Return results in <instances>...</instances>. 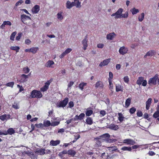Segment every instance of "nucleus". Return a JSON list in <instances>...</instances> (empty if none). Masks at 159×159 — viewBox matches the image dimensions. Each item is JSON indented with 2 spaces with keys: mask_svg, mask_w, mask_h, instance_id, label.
<instances>
[{
  "mask_svg": "<svg viewBox=\"0 0 159 159\" xmlns=\"http://www.w3.org/2000/svg\"><path fill=\"white\" fill-rule=\"evenodd\" d=\"M121 150L123 151H131L132 149L131 147L124 146L123 147Z\"/></svg>",
  "mask_w": 159,
  "mask_h": 159,
  "instance_id": "nucleus-36",
  "label": "nucleus"
},
{
  "mask_svg": "<svg viewBox=\"0 0 159 159\" xmlns=\"http://www.w3.org/2000/svg\"><path fill=\"white\" fill-rule=\"evenodd\" d=\"M72 49L70 48H67L65 51V52L67 54L70 53Z\"/></svg>",
  "mask_w": 159,
  "mask_h": 159,
  "instance_id": "nucleus-61",
  "label": "nucleus"
},
{
  "mask_svg": "<svg viewBox=\"0 0 159 159\" xmlns=\"http://www.w3.org/2000/svg\"><path fill=\"white\" fill-rule=\"evenodd\" d=\"M159 78V75L156 74L153 77L151 78L148 81L149 85L151 86L152 85H156L157 84V81Z\"/></svg>",
  "mask_w": 159,
  "mask_h": 159,
  "instance_id": "nucleus-4",
  "label": "nucleus"
},
{
  "mask_svg": "<svg viewBox=\"0 0 159 159\" xmlns=\"http://www.w3.org/2000/svg\"><path fill=\"white\" fill-rule=\"evenodd\" d=\"M16 34V32L15 31L12 33L10 36V39L11 40L13 41L15 38V37Z\"/></svg>",
  "mask_w": 159,
  "mask_h": 159,
  "instance_id": "nucleus-43",
  "label": "nucleus"
},
{
  "mask_svg": "<svg viewBox=\"0 0 159 159\" xmlns=\"http://www.w3.org/2000/svg\"><path fill=\"white\" fill-rule=\"evenodd\" d=\"M86 123L89 125H91L93 123V121L92 118L88 117L86 120Z\"/></svg>",
  "mask_w": 159,
  "mask_h": 159,
  "instance_id": "nucleus-24",
  "label": "nucleus"
},
{
  "mask_svg": "<svg viewBox=\"0 0 159 159\" xmlns=\"http://www.w3.org/2000/svg\"><path fill=\"white\" fill-rule=\"evenodd\" d=\"M128 16V12L127 11L126 12L125 14H122V16H121V18H126Z\"/></svg>",
  "mask_w": 159,
  "mask_h": 159,
  "instance_id": "nucleus-50",
  "label": "nucleus"
},
{
  "mask_svg": "<svg viewBox=\"0 0 159 159\" xmlns=\"http://www.w3.org/2000/svg\"><path fill=\"white\" fill-rule=\"evenodd\" d=\"M95 87L96 89L99 88L102 89L104 87L103 83L101 81H97L95 84Z\"/></svg>",
  "mask_w": 159,
  "mask_h": 159,
  "instance_id": "nucleus-13",
  "label": "nucleus"
},
{
  "mask_svg": "<svg viewBox=\"0 0 159 159\" xmlns=\"http://www.w3.org/2000/svg\"><path fill=\"white\" fill-rule=\"evenodd\" d=\"M69 107L70 108H72L74 106V102L72 101H70L68 103Z\"/></svg>",
  "mask_w": 159,
  "mask_h": 159,
  "instance_id": "nucleus-60",
  "label": "nucleus"
},
{
  "mask_svg": "<svg viewBox=\"0 0 159 159\" xmlns=\"http://www.w3.org/2000/svg\"><path fill=\"white\" fill-rule=\"evenodd\" d=\"M116 92L121 91L123 92V87L120 85H119L116 86Z\"/></svg>",
  "mask_w": 159,
  "mask_h": 159,
  "instance_id": "nucleus-38",
  "label": "nucleus"
},
{
  "mask_svg": "<svg viewBox=\"0 0 159 159\" xmlns=\"http://www.w3.org/2000/svg\"><path fill=\"white\" fill-rule=\"evenodd\" d=\"M10 49L11 50L16 51V52H19V50L20 49V48L18 46H11L10 47Z\"/></svg>",
  "mask_w": 159,
  "mask_h": 159,
  "instance_id": "nucleus-40",
  "label": "nucleus"
},
{
  "mask_svg": "<svg viewBox=\"0 0 159 159\" xmlns=\"http://www.w3.org/2000/svg\"><path fill=\"white\" fill-rule=\"evenodd\" d=\"M30 70V69L28 67H25L23 68L24 73L25 74L28 73Z\"/></svg>",
  "mask_w": 159,
  "mask_h": 159,
  "instance_id": "nucleus-46",
  "label": "nucleus"
},
{
  "mask_svg": "<svg viewBox=\"0 0 159 159\" xmlns=\"http://www.w3.org/2000/svg\"><path fill=\"white\" fill-rule=\"evenodd\" d=\"M60 124V121H56L53 122H52L51 123V125L52 126H55L57 125Z\"/></svg>",
  "mask_w": 159,
  "mask_h": 159,
  "instance_id": "nucleus-48",
  "label": "nucleus"
},
{
  "mask_svg": "<svg viewBox=\"0 0 159 159\" xmlns=\"http://www.w3.org/2000/svg\"><path fill=\"white\" fill-rule=\"evenodd\" d=\"M82 44L83 45V47L84 50H85L87 49V48L88 46L87 35H86L82 41Z\"/></svg>",
  "mask_w": 159,
  "mask_h": 159,
  "instance_id": "nucleus-10",
  "label": "nucleus"
},
{
  "mask_svg": "<svg viewBox=\"0 0 159 159\" xmlns=\"http://www.w3.org/2000/svg\"><path fill=\"white\" fill-rule=\"evenodd\" d=\"M131 99V98H129L126 100L125 105L127 107H129L130 105Z\"/></svg>",
  "mask_w": 159,
  "mask_h": 159,
  "instance_id": "nucleus-37",
  "label": "nucleus"
},
{
  "mask_svg": "<svg viewBox=\"0 0 159 159\" xmlns=\"http://www.w3.org/2000/svg\"><path fill=\"white\" fill-rule=\"evenodd\" d=\"M144 17V13L143 12L138 17V20H143Z\"/></svg>",
  "mask_w": 159,
  "mask_h": 159,
  "instance_id": "nucleus-52",
  "label": "nucleus"
},
{
  "mask_svg": "<svg viewBox=\"0 0 159 159\" xmlns=\"http://www.w3.org/2000/svg\"><path fill=\"white\" fill-rule=\"evenodd\" d=\"M137 115L138 116V117H141L142 116H143V113L140 110H138L137 113Z\"/></svg>",
  "mask_w": 159,
  "mask_h": 159,
  "instance_id": "nucleus-56",
  "label": "nucleus"
},
{
  "mask_svg": "<svg viewBox=\"0 0 159 159\" xmlns=\"http://www.w3.org/2000/svg\"><path fill=\"white\" fill-rule=\"evenodd\" d=\"M22 33H21L20 32L18 33V35L16 37V40L17 41L19 40L20 39V38L22 36Z\"/></svg>",
  "mask_w": 159,
  "mask_h": 159,
  "instance_id": "nucleus-54",
  "label": "nucleus"
},
{
  "mask_svg": "<svg viewBox=\"0 0 159 159\" xmlns=\"http://www.w3.org/2000/svg\"><path fill=\"white\" fill-rule=\"evenodd\" d=\"M124 143L127 145H133L136 143L135 142L133 139H124L123 141Z\"/></svg>",
  "mask_w": 159,
  "mask_h": 159,
  "instance_id": "nucleus-11",
  "label": "nucleus"
},
{
  "mask_svg": "<svg viewBox=\"0 0 159 159\" xmlns=\"http://www.w3.org/2000/svg\"><path fill=\"white\" fill-rule=\"evenodd\" d=\"M40 10V7L38 5H35L32 9V11L33 13H37Z\"/></svg>",
  "mask_w": 159,
  "mask_h": 159,
  "instance_id": "nucleus-18",
  "label": "nucleus"
},
{
  "mask_svg": "<svg viewBox=\"0 0 159 159\" xmlns=\"http://www.w3.org/2000/svg\"><path fill=\"white\" fill-rule=\"evenodd\" d=\"M136 111V108L134 107H132L129 109V112L130 114H133L135 113Z\"/></svg>",
  "mask_w": 159,
  "mask_h": 159,
  "instance_id": "nucleus-44",
  "label": "nucleus"
},
{
  "mask_svg": "<svg viewBox=\"0 0 159 159\" xmlns=\"http://www.w3.org/2000/svg\"><path fill=\"white\" fill-rule=\"evenodd\" d=\"M66 6L67 8L70 9L72 7L71 3V2L69 1H67L66 4Z\"/></svg>",
  "mask_w": 159,
  "mask_h": 159,
  "instance_id": "nucleus-41",
  "label": "nucleus"
},
{
  "mask_svg": "<svg viewBox=\"0 0 159 159\" xmlns=\"http://www.w3.org/2000/svg\"><path fill=\"white\" fill-rule=\"evenodd\" d=\"M51 123L50 122V121L48 120L44 121L43 124L44 126L45 127H48L51 125Z\"/></svg>",
  "mask_w": 159,
  "mask_h": 159,
  "instance_id": "nucleus-33",
  "label": "nucleus"
},
{
  "mask_svg": "<svg viewBox=\"0 0 159 159\" xmlns=\"http://www.w3.org/2000/svg\"><path fill=\"white\" fill-rule=\"evenodd\" d=\"M71 3L72 6H75L77 8H80L81 7V2H80L79 1H78L76 2H71Z\"/></svg>",
  "mask_w": 159,
  "mask_h": 159,
  "instance_id": "nucleus-23",
  "label": "nucleus"
},
{
  "mask_svg": "<svg viewBox=\"0 0 159 159\" xmlns=\"http://www.w3.org/2000/svg\"><path fill=\"white\" fill-rule=\"evenodd\" d=\"M130 11L132 12L133 15H134L139 12V10L138 9H136L135 7H133L130 10Z\"/></svg>",
  "mask_w": 159,
  "mask_h": 159,
  "instance_id": "nucleus-29",
  "label": "nucleus"
},
{
  "mask_svg": "<svg viewBox=\"0 0 159 159\" xmlns=\"http://www.w3.org/2000/svg\"><path fill=\"white\" fill-rule=\"evenodd\" d=\"M113 77V74L111 72H109V77L108 79V80L112 81Z\"/></svg>",
  "mask_w": 159,
  "mask_h": 159,
  "instance_id": "nucleus-53",
  "label": "nucleus"
},
{
  "mask_svg": "<svg viewBox=\"0 0 159 159\" xmlns=\"http://www.w3.org/2000/svg\"><path fill=\"white\" fill-rule=\"evenodd\" d=\"M118 115L119 116L118 117V119L120 122H122L124 120V119L125 118L123 116L122 114L121 113H118Z\"/></svg>",
  "mask_w": 159,
  "mask_h": 159,
  "instance_id": "nucleus-25",
  "label": "nucleus"
},
{
  "mask_svg": "<svg viewBox=\"0 0 159 159\" xmlns=\"http://www.w3.org/2000/svg\"><path fill=\"white\" fill-rule=\"evenodd\" d=\"M128 48L123 46L120 48L119 52L121 55H123L128 53Z\"/></svg>",
  "mask_w": 159,
  "mask_h": 159,
  "instance_id": "nucleus-7",
  "label": "nucleus"
},
{
  "mask_svg": "<svg viewBox=\"0 0 159 159\" xmlns=\"http://www.w3.org/2000/svg\"><path fill=\"white\" fill-rule=\"evenodd\" d=\"M30 98H36V90H34L31 92Z\"/></svg>",
  "mask_w": 159,
  "mask_h": 159,
  "instance_id": "nucleus-34",
  "label": "nucleus"
},
{
  "mask_svg": "<svg viewBox=\"0 0 159 159\" xmlns=\"http://www.w3.org/2000/svg\"><path fill=\"white\" fill-rule=\"evenodd\" d=\"M14 84V82H11L8 83H7L5 84V85L7 87H11L12 88Z\"/></svg>",
  "mask_w": 159,
  "mask_h": 159,
  "instance_id": "nucleus-42",
  "label": "nucleus"
},
{
  "mask_svg": "<svg viewBox=\"0 0 159 159\" xmlns=\"http://www.w3.org/2000/svg\"><path fill=\"white\" fill-rule=\"evenodd\" d=\"M90 108H88L86 109L85 114L87 116H89L93 113V111L92 110H89Z\"/></svg>",
  "mask_w": 159,
  "mask_h": 159,
  "instance_id": "nucleus-26",
  "label": "nucleus"
},
{
  "mask_svg": "<svg viewBox=\"0 0 159 159\" xmlns=\"http://www.w3.org/2000/svg\"><path fill=\"white\" fill-rule=\"evenodd\" d=\"M35 125L38 128H43L44 126L43 124L41 123L39 124H36Z\"/></svg>",
  "mask_w": 159,
  "mask_h": 159,
  "instance_id": "nucleus-55",
  "label": "nucleus"
},
{
  "mask_svg": "<svg viewBox=\"0 0 159 159\" xmlns=\"http://www.w3.org/2000/svg\"><path fill=\"white\" fill-rule=\"evenodd\" d=\"M25 153L29 156L30 157L31 159H37V155H36V154L35 151L33 152H29V151H27Z\"/></svg>",
  "mask_w": 159,
  "mask_h": 159,
  "instance_id": "nucleus-9",
  "label": "nucleus"
},
{
  "mask_svg": "<svg viewBox=\"0 0 159 159\" xmlns=\"http://www.w3.org/2000/svg\"><path fill=\"white\" fill-rule=\"evenodd\" d=\"M148 154L150 156H153L156 154L155 153L152 151H149L148 153Z\"/></svg>",
  "mask_w": 159,
  "mask_h": 159,
  "instance_id": "nucleus-62",
  "label": "nucleus"
},
{
  "mask_svg": "<svg viewBox=\"0 0 159 159\" xmlns=\"http://www.w3.org/2000/svg\"><path fill=\"white\" fill-rule=\"evenodd\" d=\"M156 54V52L154 50H150L144 56V58H147V56H152L153 55H155Z\"/></svg>",
  "mask_w": 159,
  "mask_h": 159,
  "instance_id": "nucleus-15",
  "label": "nucleus"
},
{
  "mask_svg": "<svg viewBox=\"0 0 159 159\" xmlns=\"http://www.w3.org/2000/svg\"><path fill=\"white\" fill-rule=\"evenodd\" d=\"M152 99L151 98H149L146 102V108L147 110L149 109L152 103Z\"/></svg>",
  "mask_w": 159,
  "mask_h": 159,
  "instance_id": "nucleus-20",
  "label": "nucleus"
},
{
  "mask_svg": "<svg viewBox=\"0 0 159 159\" xmlns=\"http://www.w3.org/2000/svg\"><path fill=\"white\" fill-rule=\"evenodd\" d=\"M7 132L8 134L12 135L15 133V131L13 128H10L7 129Z\"/></svg>",
  "mask_w": 159,
  "mask_h": 159,
  "instance_id": "nucleus-28",
  "label": "nucleus"
},
{
  "mask_svg": "<svg viewBox=\"0 0 159 159\" xmlns=\"http://www.w3.org/2000/svg\"><path fill=\"white\" fill-rule=\"evenodd\" d=\"M51 82V81L50 80H48L43 87L40 88V91L43 92L46 91L48 89L49 86Z\"/></svg>",
  "mask_w": 159,
  "mask_h": 159,
  "instance_id": "nucleus-8",
  "label": "nucleus"
},
{
  "mask_svg": "<svg viewBox=\"0 0 159 159\" xmlns=\"http://www.w3.org/2000/svg\"><path fill=\"white\" fill-rule=\"evenodd\" d=\"M76 153V152L73 149H70L68 150V155L70 157H74Z\"/></svg>",
  "mask_w": 159,
  "mask_h": 159,
  "instance_id": "nucleus-16",
  "label": "nucleus"
},
{
  "mask_svg": "<svg viewBox=\"0 0 159 159\" xmlns=\"http://www.w3.org/2000/svg\"><path fill=\"white\" fill-rule=\"evenodd\" d=\"M111 59L108 58L104 60L103 61L101 62L99 64V66L100 67H102L106 66H107L110 61Z\"/></svg>",
  "mask_w": 159,
  "mask_h": 159,
  "instance_id": "nucleus-14",
  "label": "nucleus"
},
{
  "mask_svg": "<svg viewBox=\"0 0 159 159\" xmlns=\"http://www.w3.org/2000/svg\"><path fill=\"white\" fill-rule=\"evenodd\" d=\"M110 135L108 133H106L99 136V139L102 142L105 141L107 143H112L114 142L115 139H110Z\"/></svg>",
  "mask_w": 159,
  "mask_h": 159,
  "instance_id": "nucleus-1",
  "label": "nucleus"
},
{
  "mask_svg": "<svg viewBox=\"0 0 159 159\" xmlns=\"http://www.w3.org/2000/svg\"><path fill=\"white\" fill-rule=\"evenodd\" d=\"M96 145L98 147L101 146L102 145V141L99 139V138H96L95 139Z\"/></svg>",
  "mask_w": 159,
  "mask_h": 159,
  "instance_id": "nucleus-31",
  "label": "nucleus"
},
{
  "mask_svg": "<svg viewBox=\"0 0 159 159\" xmlns=\"http://www.w3.org/2000/svg\"><path fill=\"white\" fill-rule=\"evenodd\" d=\"M124 81L126 83H128L129 81V78L128 76H125L123 78Z\"/></svg>",
  "mask_w": 159,
  "mask_h": 159,
  "instance_id": "nucleus-51",
  "label": "nucleus"
},
{
  "mask_svg": "<svg viewBox=\"0 0 159 159\" xmlns=\"http://www.w3.org/2000/svg\"><path fill=\"white\" fill-rule=\"evenodd\" d=\"M147 81L146 80H144V78L143 77L141 76L138 77V80L136 81V84L140 85L142 84V85L143 86H145L147 84Z\"/></svg>",
  "mask_w": 159,
  "mask_h": 159,
  "instance_id": "nucleus-3",
  "label": "nucleus"
},
{
  "mask_svg": "<svg viewBox=\"0 0 159 159\" xmlns=\"http://www.w3.org/2000/svg\"><path fill=\"white\" fill-rule=\"evenodd\" d=\"M79 120H83L85 116V114L84 113H81L79 116Z\"/></svg>",
  "mask_w": 159,
  "mask_h": 159,
  "instance_id": "nucleus-49",
  "label": "nucleus"
},
{
  "mask_svg": "<svg viewBox=\"0 0 159 159\" xmlns=\"http://www.w3.org/2000/svg\"><path fill=\"white\" fill-rule=\"evenodd\" d=\"M123 11V9L121 8H119L117 11L115 13H113L111 15L112 16H115V19L121 18L122 16V13Z\"/></svg>",
  "mask_w": 159,
  "mask_h": 159,
  "instance_id": "nucleus-5",
  "label": "nucleus"
},
{
  "mask_svg": "<svg viewBox=\"0 0 159 159\" xmlns=\"http://www.w3.org/2000/svg\"><path fill=\"white\" fill-rule=\"evenodd\" d=\"M116 36V34L114 33L113 32L107 34L106 37L107 39L112 40Z\"/></svg>",
  "mask_w": 159,
  "mask_h": 159,
  "instance_id": "nucleus-22",
  "label": "nucleus"
},
{
  "mask_svg": "<svg viewBox=\"0 0 159 159\" xmlns=\"http://www.w3.org/2000/svg\"><path fill=\"white\" fill-rule=\"evenodd\" d=\"M54 64V61L52 60H48L46 63V66L47 67H51L52 65Z\"/></svg>",
  "mask_w": 159,
  "mask_h": 159,
  "instance_id": "nucleus-32",
  "label": "nucleus"
},
{
  "mask_svg": "<svg viewBox=\"0 0 159 159\" xmlns=\"http://www.w3.org/2000/svg\"><path fill=\"white\" fill-rule=\"evenodd\" d=\"M36 98H41L43 95L41 92L39 91L36 90Z\"/></svg>",
  "mask_w": 159,
  "mask_h": 159,
  "instance_id": "nucleus-35",
  "label": "nucleus"
},
{
  "mask_svg": "<svg viewBox=\"0 0 159 159\" xmlns=\"http://www.w3.org/2000/svg\"><path fill=\"white\" fill-rule=\"evenodd\" d=\"M60 143V141L59 140H57L56 141L52 140L50 142V144L52 146H56L57 145L59 144Z\"/></svg>",
  "mask_w": 159,
  "mask_h": 159,
  "instance_id": "nucleus-21",
  "label": "nucleus"
},
{
  "mask_svg": "<svg viewBox=\"0 0 159 159\" xmlns=\"http://www.w3.org/2000/svg\"><path fill=\"white\" fill-rule=\"evenodd\" d=\"M57 18L58 19L62 20L63 19V17L61 15V13H58L57 14Z\"/></svg>",
  "mask_w": 159,
  "mask_h": 159,
  "instance_id": "nucleus-64",
  "label": "nucleus"
},
{
  "mask_svg": "<svg viewBox=\"0 0 159 159\" xmlns=\"http://www.w3.org/2000/svg\"><path fill=\"white\" fill-rule=\"evenodd\" d=\"M30 74V73H29L27 75L24 74L21 75L20 76V82L21 83H24L27 81L28 76H29Z\"/></svg>",
  "mask_w": 159,
  "mask_h": 159,
  "instance_id": "nucleus-12",
  "label": "nucleus"
},
{
  "mask_svg": "<svg viewBox=\"0 0 159 159\" xmlns=\"http://www.w3.org/2000/svg\"><path fill=\"white\" fill-rule=\"evenodd\" d=\"M12 107L15 109H18L20 107L18 104L16 102H14L12 105Z\"/></svg>",
  "mask_w": 159,
  "mask_h": 159,
  "instance_id": "nucleus-47",
  "label": "nucleus"
},
{
  "mask_svg": "<svg viewBox=\"0 0 159 159\" xmlns=\"http://www.w3.org/2000/svg\"><path fill=\"white\" fill-rule=\"evenodd\" d=\"M10 118L11 116L9 114H5L0 116V119L3 121L9 119Z\"/></svg>",
  "mask_w": 159,
  "mask_h": 159,
  "instance_id": "nucleus-17",
  "label": "nucleus"
},
{
  "mask_svg": "<svg viewBox=\"0 0 159 159\" xmlns=\"http://www.w3.org/2000/svg\"><path fill=\"white\" fill-rule=\"evenodd\" d=\"M108 128L112 130H116L119 129V126L118 125L114 124H111L109 125Z\"/></svg>",
  "mask_w": 159,
  "mask_h": 159,
  "instance_id": "nucleus-19",
  "label": "nucleus"
},
{
  "mask_svg": "<svg viewBox=\"0 0 159 159\" xmlns=\"http://www.w3.org/2000/svg\"><path fill=\"white\" fill-rule=\"evenodd\" d=\"M24 2V1L22 0H20L18 2H17L16 3V6L17 7L18 6L20 5L21 4L23 3Z\"/></svg>",
  "mask_w": 159,
  "mask_h": 159,
  "instance_id": "nucleus-57",
  "label": "nucleus"
},
{
  "mask_svg": "<svg viewBox=\"0 0 159 159\" xmlns=\"http://www.w3.org/2000/svg\"><path fill=\"white\" fill-rule=\"evenodd\" d=\"M7 131L4 130L3 131H1L0 130V135H7Z\"/></svg>",
  "mask_w": 159,
  "mask_h": 159,
  "instance_id": "nucleus-58",
  "label": "nucleus"
},
{
  "mask_svg": "<svg viewBox=\"0 0 159 159\" xmlns=\"http://www.w3.org/2000/svg\"><path fill=\"white\" fill-rule=\"evenodd\" d=\"M69 101V98L67 97L65 98L62 101H60L57 105V107H64L67 104Z\"/></svg>",
  "mask_w": 159,
  "mask_h": 159,
  "instance_id": "nucleus-6",
  "label": "nucleus"
},
{
  "mask_svg": "<svg viewBox=\"0 0 159 159\" xmlns=\"http://www.w3.org/2000/svg\"><path fill=\"white\" fill-rule=\"evenodd\" d=\"M156 109L157 111L153 114V117L155 118H157L159 117V107L158 106Z\"/></svg>",
  "mask_w": 159,
  "mask_h": 159,
  "instance_id": "nucleus-27",
  "label": "nucleus"
},
{
  "mask_svg": "<svg viewBox=\"0 0 159 159\" xmlns=\"http://www.w3.org/2000/svg\"><path fill=\"white\" fill-rule=\"evenodd\" d=\"M21 20H24V19H30V17L28 16L25 15H22L21 16Z\"/></svg>",
  "mask_w": 159,
  "mask_h": 159,
  "instance_id": "nucleus-45",
  "label": "nucleus"
},
{
  "mask_svg": "<svg viewBox=\"0 0 159 159\" xmlns=\"http://www.w3.org/2000/svg\"><path fill=\"white\" fill-rule=\"evenodd\" d=\"M87 85L86 83H80L79 85V88L82 90L84 89V86H86Z\"/></svg>",
  "mask_w": 159,
  "mask_h": 159,
  "instance_id": "nucleus-39",
  "label": "nucleus"
},
{
  "mask_svg": "<svg viewBox=\"0 0 159 159\" xmlns=\"http://www.w3.org/2000/svg\"><path fill=\"white\" fill-rule=\"evenodd\" d=\"M35 152L38 155L43 156L45 154H49L51 152L50 150L47 149L45 150L44 148H37L35 149Z\"/></svg>",
  "mask_w": 159,
  "mask_h": 159,
  "instance_id": "nucleus-2",
  "label": "nucleus"
},
{
  "mask_svg": "<svg viewBox=\"0 0 159 159\" xmlns=\"http://www.w3.org/2000/svg\"><path fill=\"white\" fill-rule=\"evenodd\" d=\"M108 82L109 83V87L110 89H113V84L112 83V81L111 80H108Z\"/></svg>",
  "mask_w": 159,
  "mask_h": 159,
  "instance_id": "nucleus-59",
  "label": "nucleus"
},
{
  "mask_svg": "<svg viewBox=\"0 0 159 159\" xmlns=\"http://www.w3.org/2000/svg\"><path fill=\"white\" fill-rule=\"evenodd\" d=\"M39 48L38 47H33L30 48L31 52L33 54H35L39 50Z\"/></svg>",
  "mask_w": 159,
  "mask_h": 159,
  "instance_id": "nucleus-30",
  "label": "nucleus"
},
{
  "mask_svg": "<svg viewBox=\"0 0 159 159\" xmlns=\"http://www.w3.org/2000/svg\"><path fill=\"white\" fill-rule=\"evenodd\" d=\"M100 114L102 115V116H104L106 114V111L104 110H101L100 112Z\"/></svg>",
  "mask_w": 159,
  "mask_h": 159,
  "instance_id": "nucleus-63",
  "label": "nucleus"
}]
</instances>
